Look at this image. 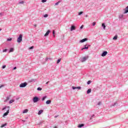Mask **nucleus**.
<instances>
[{"instance_id": "obj_39", "label": "nucleus", "mask_w": 128, "mask_h": 128, "mask_svg": "<svg viewBox=\"0 0 128 128\" xmlns=\"http://www.w3.org/2000/svg\"><path fill=\"white\" fill-rule=\"evenodd\" d=\"M82 28H84V25H82V26L80 27V30H82Z\"/></svg>"}, {"instance_id": "obj_38", "label": "nucleus", "mask_w": 128, "mask_h": 128, "mask_svg": "<svg viewBox=\"0 0 128 128\" xmlns=\"http://www.w3.org/2000/svg\"><path fill=\"white\" fill-rule=\"evenodd\" d=\"M54 34H56V32L54 31V30L52 32V34H53L54 36Z\"/></svg>"}, {"instance_id": "obj_23", "label": "nucleus", "mask_w": 128, "mask_h": 128, "mask_svg": "<svg viewBox=\"0 0 128 128\" xmlns=\"http://www.w3.org/2000/svg\"><path fill=\"white\" fill-rule=\"evenodd\" d=\"M14 102V100L12 99V100H11L10 102H9V104H12V102Z\"/></svg>"}, {"instance_id": "obj_44", "label": "nucleus", "mask_w": 128, "mask_h": 128, "mask_svg": "<svg viewBox=\"0 0 128 128\" xmlns=\"http://www.w3.org/2000/svg\"><path fill=\"white\" fill-rule=\"evenodd\" d=\"M42 2H46V0H42Z\"/></svg>"}, {"instance_id": "obj_55", "label": "nucleus", "mask_w": 128, "mask_h": 128, "mask_svg": "<svg viewBox=\"0 0 128 128\" xmlns=\"http://www.w3.org/2000/svg\"><path fill=\"white\" fill-rule=\"evenodd\" d=\"M54 128H58V127H56V126H55Z\"/></svg>"}, {"instance_id": "obj_26", "label": "nucleus", "mask_w": 128, "mask_h": 128, "mask_svg": "<svg viewBox=\"0 0 128 128\" xmlns=\"http://www.w3.org/2000/svg\"><path fill=\"white\" fill-rule=\"evenodd\" d=\"M44 121L42 120V121H40V122H38V124H44Z\"/></svg>"}, {"instance_id": "obj_35", "label": "nucleus", "mask_w": 128, "mask_h": 128, "mask_svg": "<svg viewBox=\"0 0 128 128\" xmlns=\"http://www.w3.org/2000/svg\"><path fill=\"white\" fill-rule=\"evenodd\" d=\"M48 14H45L44 15V18H48Z\"/></svg>"}, {"instance_id": "obj_51", "label": "nucleus", "mask_w": 128, "mask_h": 128, "mask_svg": "<svg viewBox=\"0 0 128 128\" xmlns=\"http://www.w3.org/2000/svg\"><path fill=\"white\" fill-rule=\"evenodd\" d=\"M50 60V58H46V60Z\"/></svg>"}, {"instance_id": "obj_36", "label": "nucleus", "mask_w": 128, "mask_h": 128, "mask_svg": "<svg viewBox=\"0 0 128 128\" xmlns=\"http://www.w3.org/2000/svg\"><path fill=\"white\" fill-rule=\"evenodd\" d=\"M102 104V102H99L98 103V106H100Z\"/></svg>"}, {"instance_id": "obj_40", "label": "nucleus", "mask_w": 128, "mask_h": 128, "mask_svg": "<svg viewBox=\"0 0 128 128\" xmlns=\"http://www.w3.org/2000/svg\"><path fill=\"white\" fill-rule=\"evenodd\" d=\"M34 48V46H32L29 48V50H32Z\"/></svg>"}, {"instance_id": "obj_8", "label": "nucleus", "mask_w": 128, "mask_h": 128, "mask_svg": "<svg viewBox=\"0 0 128 128\" xmlns=\"http://www.w3.org/2000/svg\"><path fill=\"white\" fill-rule=\"evenodd\" d=\"M86 40H88V38H85L80 40V43L84 42H86Z\"/></svg>"}, {"instance_id": "obj_4", "label": "nucleus", "mask_w": 128, "mask_h": 128, "mask_svg": "<svg viewBox=\"0 0 128 128\" xmlns=\"http://www.w3.org/2000/svg\"><path fill=\"white\" fill-rule=\"evenodd\" d=\"M26 86H28V83L26 82H24L20 84V88H26Z\"/></svg>"}, {"instance_id": "obj_27", "label": "nucleus", "mask_w": 128, "mask_h": 128, "mask_svg": "<svg viewBox=\"0 0 128 128\" xmlns=\"http://www.w3.org/2000/svg\"><path fill=\"white\" fill-rule=\"evenodd\" d=\"M12 40V38H8L7 39V42H11V40Z\"/></svg>"}, {"instance_id": "obj_54", "label": "nucleus", "mask_w": 128, "mask_h": 128, "mask_svg": "<svg viewBox=\"0 0 128 128\" xmlns=\"http://www.w3.org/2000/svg\"><path fill=\"white\" fill-rule=\"evenodd\" d=\"M58 116H54V118H58Z\"/></svg>"}, {"instance_id": "obj_9", "label": "nucleus", "mask_w": 128, "mask_h": 128, "mask_svg": "<svg viewBox=\"0 0 128 128\" xmlns=\"http://www.w3.org/2000/svg\"><path fill=\"white\" fill-rule=\"evenodd\" d=\"M50 30H48V31L46 32V33L44 35V36H48L50 34Z\"/></svg>"}, {"instance_id": "obj_21", "label": "nucleus", "mask_w": 128, "mask_h": 128, "mask_svg": "<svg viewBox=\"0 0 128 128\" xmlns=\"http://www.w3.org/2000/svg\"><path fill=\"white\" fill-rule=\"evenodd\" d=\"M48 98V96H44V97H42V101L44 102V100H46V98Z\"/></svg>"}, {"instance_id": "obj_16", "label": "nucleus", "mask_w": 128, "mask_h": 128, "mask_svg": "<svg viewBox=\"0 0 128 128\" xmlns=\"http://www.w3.org/2000/svg\"><path fill=\"white\" fill-rule=\"evenodd\" d=\"M86 92L88 94H90L92 92V89L90 88L88 89Z\"/></svg>"}, {"instance_id": "obj_34", "label": "nucleus", "mask_w": 128, "mask_h": 128, "mask_svg": "<svg viewBox=\"0 0 128 128\" xmlns=\"http://www.w3.org/2000/svg\"><path fill=\"white\" fill-rule=\"evenodd\" d=\"M6 68V65H4L3 66H2V68Z\"/></svg>"}, {"instance_id": "obj_13", "label": "nucleus", "mask_w": 128, "mask_h": 128, "mask_svg": "<svg viewBox=\"0 0 128 128\" xmlns=\"http://www.w3.org/2000/svg\"><path fill=\"white\" fill-rule=\"evenodd\" d=\"M52 103V100H48L46 101V104H50Z\"/></svg>"}, {"instance_id": "obj_17", "label": "nucleus", "mask_w": 128, "mask_h": 128, "mask_svg": "<svg viewBox=\"0 0 128 128\" xmlns=\"http://www.w3.org/2000/svg\"><path fill=\"white\" fill-rule=\"evenodd\" d=\"M28 112V109H25L24 110H23L22 114H26Z\"/></svg>"}, {"instance_id": "obj_12", "label": "nucleus", "mask_w": 128, "mask_h": 128, "mask_svg": "<svg viewBox=\"0 0 128 128\" xmlns=\"http://www.w3.org/2000/svg\"><path fill=\"white\" fill-rule=\"evenodd\" d=\"M124 14H128V6H127L124 9Z\"/></svg>"}, {"instance_id": "obj_15", "label": "nucleus", "mask_w": 128, "mask_h": 128, "mask_svg": "<svg viewBox=\"0 0 128 128\" xmlns=\"http://www.w3.org/2000/svg\"><path fill=\"white\" fill-rule=\"evenodd\" d=\"M82 126H84V124H82L78 126V128H82Z\"/></svg>"}, {"instance_id": "obj_49", "label": "nucleus", "mask_w": 128, "mask_h": 128, "mask_svg": "<svg viewBox=\"0 0 128 128\" xmlns=\"http://www.w3.org/2000/svg\"><path fill=\"white\" fill-rule=\"evenodd\" d=\"M0 16H2V13H0Z\"/></svg>"}, {"instance_id": "obj_30", "label": "nucleus", "mask_w": 128, "mask_h": 128, "mask_svg": "<svg viewBox=\"0 0 128 128\" xmlns=\"http://www.w3.org/2000/svg\"><path fill=\"white\" fill-rule=\"evenodd\" d=\"M8 52V49H4L2 50V52Z\"/></svg>"}, {"instance_id": "obj_43", "label": "nucleus", "mask_w": 128, "mask_h": 128, "mask_svg": "<svg viewBox=\"0 0 128 128\" xmlns=\"http://www.w3.org/2000/svg\"><path fill=\"white\" fill-rule=\"evenodd\" d=\"M24 1H21V2H19V4H24Z\"/></svg>"}, {"instance_id": "obj_58", "label": "nucleus", "mask_w": 128, "mask_h": 128, "mask_svg": "<svg viewBox=\"0 0 128 128\" xmlns=\"http://www.w3.org/2000/svg\"><path fill=\"white\" fill-rule=\"evenodd\" d=\"M0 30H2V28H0Z\"/></svg>"}, {"instance_id": "obj_28", "label": "nucleus", "mask_w": 128, "mask_h": 128, "mask_svg": "<svg viewBox=\"0 0 128 128\" xmlns=\"http://www.w3.org/2000/svg\"><path fill=\"white\" fill-rule=\"evenodd\" d=\"M42 90V88L40 87L38 88H37V90H38V91H40Z\"/></svg>"}, {"instance_id": "obj_3", "label": "nucleus", "mask_w": 128, "mask_h": 128, "mask_svg": "<svg viewBox=\"0 0 128 128\" xmlns=\"http://www.w3.org/2000/svg\"><path fill=\"white\" fill-rule=\"evenodd\" d=\"M33 102L36 103V102H38L40 100V98H38V96H34L33 98Z\"/></svg>"}, {"instance_id": "obj_24", "label": "nucleus", "mask_w": 128, "mask_h": 128, "mask_svg": "<svg viewBox=\"0 0 128 128\" xmlns=\"http://www.w3.org/2000/svg\"><path fill=\"white\" fill-rule=\"evenodd\" d=\"M7 124H8L5 123L2 125L1 128H4V126H6Z\"/></svg>"}, {"instance_id": "obj_22", "label": "nucleus", "mask_w": 128, "mask_h": 128, "mask_svg": "<svg viewBox=\"0 0 128 128\" xmlns=\"http://www.w3.org/2000/svg\"><path fill=\"white\" fill-rule=\"evenodd\" d=\"M118 18H119L120 20V18H124V14L119 15Z\"/></svg>"}, {"instance_id": "obj_32", "label": "nucleus", "mask_w": 128, "mask_h": 128, "mask_svg": "<svg viewBox=\"0 0 128 128\" xmlns=\"http://www.w3.org/2000/svg\"><path fill=\"white\" fill-rule=\"evenodd\" d=\"M10 100V96H8L6 98V102H8Z\"/></svg>"}, {"instance_id": "obj_2", "label": "nucleus", "mask_w": 128, "mask_h": 128, "mask_svg": "<svg viewBox=\"0 0 128 128\" xmlns=\"http://www.w3.org/2000/svg\"><path fill=\"white\" fill-rule=\"evenodd\" d=\"M22 42V34H20L17 39V42Z\"/></svg>"}, {"instance_id": "obj_41", "label": "nucleus", "mask_w": 128, "mask_h": 128, "mask_svg": "<svg viewBox=\"0 0 128 128\" xmlns=\"http://www.w3.org/2000/svg\"><path fill=\"white\" fill-rule=\"evenodd\" d=\"M72 90H76V87H74V86H72Z\"/></svg>"}, {"instance_id": "obj_14", "label": "nucleus", "mask_w": 128, "mask_h": 128, "mask_svg": "<svg viewBox=\"0 0 128 128\" xmlns=\"http://www.w3.org/2000/svg\"><path fill=\"white\" fill-rule=\"evenodd\" d=\"M14 50V49L12 48H10L9 52H13Z\"/></svg>"}, {"instance_id": "obj_50", "label": "nucleus", "mask_w": 128, "mask_h": 128, "mask_svg": "<svg viewBox=\"0 0 128 128\" xmlns=\"http://www.w3.org/2000/svg\"><path fill=\"white\" fill-rule=\"evenodd\" d=\"M13 70H16V66L14 67V68H13Z\"/></svg>"}, {"instance_id": "obj_46", "label": "nucleus", "mask_w": 128, "mask_h": 128, "mask_svg": "<svg viewBox=\"0 0 128 128\" xmlns=\"http://www.w3.org/2000/svg\"><path fill=\"white\" fill-rule=\"evenodd\" d=\"M92 26H96V22H92Z\"/></svg>"}, {"instance_id": "obj_33", "label": "nucleus", "mask_w": 128, "mask_h": 128, "mask_svg": "<svg viewBox=\"0 0 128 128\" xmlns=\"http://www.w3.org/2000/svg\"><path fill=\"white\" fill-rule=\"evenodd\" d=\"M60 1H58V2H56L55 4V6H58V4H60Z\"/></svg>"}, {"instance_id": "obj_37", "label": "nucleus", "mask_w": 128, "mask_h": 128, "mask_svg": "<svg viewBox=\"0 0 128 128\" xmlns=\"http://www.w3.org/2000/svg\"><path fill=\"white\" fill-rule=\"evenodd\" d=\"M93 118H94V114H93L92 115V116L91 118H90V120H92Z\"/></svg>"}, {"instance_id": "obj_11", "label": "nucleus", "mask_w": 128, "mask_h": 128, "mask_svg": "<svg viewBox=\"0 0 128 128\" xmlns=\"http://www.w3.org/2000/svg\"><path fill=\"white\" fill-rule=\"evenodd\" d=\"M36 79H31L29 80V82H36Z\"/></svg>"}, {"instance_id": "obj_42", "label": "nucleus", "mask_w": 128, "mask_h": 128, "mask_svg": "<svg viewBox=\"0 0 128 128\" xmlns=\"http://www.w3.org/2000/svg\"><path fill=\"white\" fill-rule=\"evenodd\" d=\"M81 88H82V87H80V86L76 87V89L80 90Z\"/></svg>"}, {"instance_id": "obj_25", "label": "nucleus", "mask_w": 128, "mask_h": 128, "mask_svg": "<svg viewBox=\"0 0 128 128\" xmlns=\"http://www.w3.org/2000/svg\"><path fill=\"white\" fill-rule=\"evenodd\" d=\"M60 60H62L61 58H59L57 60V64H60Z\"/></svg>"}, {"instance_id": "obj_47", "label": "nucleus", "mask_w": 128, "mask_h": 128, "mask_svg": "<svg viewBox=\"0 0 128 128\" xmlns=\"http://www.w3.org/2000/svg\"><path fill=\"white\" fill-rule=\"evenodd\" d=\"M116 102H115L114 104L112 105L113 106H116Z\"/></svg>"}, {"instance_id": "obj_5", "label": "nucleus", "mask_w": 128, "mask_h": 128, "mask_svg": "<svg viewBox=\"0 0 128 128\" xmlns=\"http://www.w3.org/2000/svg\"><path fill=\"white\" fill-rule=\"evenodd\" d=\"M88 56H86L83 57L81 59L82 62H86V60H88Z\"/></svg>"}, {"instance_id": "obj_56", "label": "nucleus", "mask_w": 128, "mask_h": 128, "mask_svg": "<svg viewBox=\"0 0 128 128\" xmlns=\"http://www.w3.org/2000/svg\"><path fill=\"white\" fill-rule=\"evenodd\" d=\"M86 18H88V15H86Z\"/></svg>"}, {"instance_id": "obj_31", "label": "nucleus", "mask_w": 128, "mask_h": 128, "mask_svg": "<svg viewBox=\"0 0 128 128\" xmlns=\"http://www.w3.org/2000/svg\"><path fill=\"white\" fill-rule=\"evenodd\" d=\"M92 82V81L91 80H88V82H87V84H90V83Z\"/></svg>"}, {"instance_id": "obj_1", "label": "nucleus", "mask_w": 128, "mask_h": 128, "mask_svg": "<svg viewBox=\"0 0 128 128\" xmlns=\"http://www.w3.org/2000/svg\"><path fill=\"white\" fill-rule=\"evenodd\" d=\"M6 108H7V111L5 113H4V114L3 115V118H4L5 116H8V114H10V106H5V107H4L2 108V110H6Z\"/></svg>"}, {"instance_id": "obj_10", "label": "nucleus", "mask_w": 128, "mask_h": 128, "mask_svg": "<svg viewBox=\"0 0 128 128\" xmlns=\"http://www.w3.org/2000/svg\"><path fill=\"white\" fill-rule=\"evenodd\" d=\"M84 46V48L81 49V50H88V45H85Z\"/></svg>"}, {"instance_id": "obj_19", "label": "nucleus", "mask_w": 128, "mask_h": 128, "mask_svg": "<svg viewBox=\"0 0 128 128\" xmlns=\"http://www.w3.org/2000/svg\"><path fill=\"white\" fill-rule=\"evenodd\" d=\"M113 40H118V35H116L114 38H113Z\"/></svg>"}, {"instance_id": "obj_57", "label": "nucleus", "mask_w": 128, "mask_h": 128, "mask_svg": "<svg viewBox=\"0 0 128 128\" xmlns=\"http://www.w3.org/2000/svg\"><path fill=\"white\" fill-rule=\"evenodd\" d=\"M22 122H26V120H22Z\"/></svg>"}, {"instance_id": "obj_59", "label": "nucleus", "mask_w": 128, "mask_h": 128, "mask_svg": "<svg viewBox=\"0 0 128 128\" xmlns=\"http://www.w3.org/2000/svg\"><path fill=\"white\" fill-rule=\"evenodd\" d=\"M16 100H18V98H16Z\"/></svg>"}, {"instance_id": "obj_45", "label": "nucleus", "mask_w": 128, "mask_h": 128, "mask_svg": "<svg viewBox=\"0 0 128 128\" xmlns=\"http://www.w3.org/2000/svg\"><path fill=\"white\" fill-rule=\"evenodd\" d=\"M3 86H4V85L0 86V88H3Z\"/></svg>"}, {"instance_id": "obj_18", "label": "nucleus", "mask_w": 128, "mask_h": 128, "mask_svg": "<svg viewBox=\"0 0 128 128\" xmlns=\"http://www.w3.org/2000/svg\"><path fill=\"white\" fill-rule=\"evenodd\" d=\"M44 112V110H40L38 112V116L42 114V113Z\"/></svg>"}, {"instance_id": "obj_52", "label": "nucleus", "mask_w": 128, "mask_h": 128, "mask_svg": "<svg viewBox=\"0 0 128 128\" xmlns=\"http://www.w3.org/2000/svg\"><path fill=\"white\" fill-rule=\"evenodd\" d=\"M34 28H36V24H34Z\"/></svg>"}, {"instance_id": "obj_53", "label": "nucleus", "mask_w": 128, "mask_h": 128, "mask_svg": "<svg viewBox=\"0 0 128 128\" xmlns=\"http://www.w3.org/2000/svg\"><path fill=\"white\" fill-rule=\"evenodd\" d=\"M87 46L88 48V46H90V44H87Z\"/></svg>"}, {"instance_id": "obj_29", "label": "nucleus", "mask_w": 128, "mask_h": 128, "mask_svg": "<svg viewBox=\"0 0 128 128\" xmlns=\"http://www.w3.org/2000/svg\"><path fill=\"white\" fill-rule=\"evenodd\" d=\"M84 14L83 12H80L78 14V16H80L81 14Z\"/></svg>"}, {"instance_id": "obj_7", "label": "nucleus", "mask_w": 128, "mask_h": 128, "mask_svg": "<svg viewBox=\"0 0 128 128\" xmlns=\"http://www.w3.org/2000/svg\"><path fill=\"white\" fill-rule=\"evenodd\" d=\"M72 30H76V26L74 25H72L70 28V32H72Z\"/></svg>"}, {"instance_id": "obj_48", "label": "nucleus", "mask_w": 128, "mask_h": 128, "mask_svg": "<svg viewBox=\"0 0 128 128\" xmlns=\"http://www.w3.org/2000/svg\"><path fill=\"white\" fill-rule=\"evenodd\" d=\"M50 84V81H48V82H46V84Z\"/></svg>"}, {"instance_id": "obj_20", "label": "nucleus", "mask_w": 128, "mask_h": 128, "mask_svg": "<svg viewBox=\"0 0 128 128\" xmlns=\"http://www.w3.org/2000/svg\"><path fill=\"white\" fill-rule=\"evenodd\" d=\"M102 27L103 28L104 30H106V24H104V23L102 24Z\"/></svg>"}, {"instance_id": "obj_6", "label": "nucleus", "mask_w": 128, "mask_h": 128, "mask_svg": "<svg viewBox=\"0 0 128 128\" xmlns=\"http://www.w3.org/2000/svg\"><path fill=\"white\" fill-rule=\"evenodd\" d=\"M106 54H108V52L104 51L102 52L101 56H106Z\"/></svg>"}]
</instances>
